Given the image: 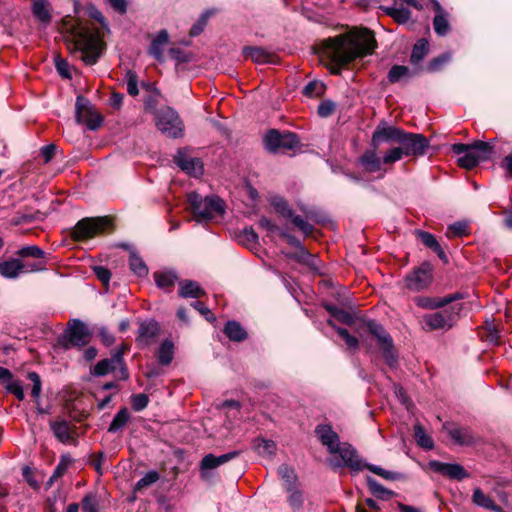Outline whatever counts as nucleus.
Segmentation results:
<instances>
[{
	"label": "nucleus",
	"mask_w": 512,
	"mask_h": 512,
	"mask_svg": "<svg viewBox=\"0 0 512 512\" xmlns=\"http://www.w3.org/2000/svg\"><path fill=\"white\" fill-rule=\"evenodd\" d=\"M376 46L374 34L368 29H361L325 39L322 42V56L333 64L331 72L339 75L343 66L356 58L372 54Z\"/></svg>",
	"instance_id": "obj_1"
},
{
	"label": "nucleus",
	"mask_w": 512,
	"mask_h": 512,
	"mask_svg": "<svg viewBox=\"0 0 512 512\" xmlns=\"http://www.w3.org/2000/svg\"><path fill=\"white\" fill-rule=\"evenodd\" d=\"M62 32L65 35L68 48L79 54V58L87 64H95L101 53V40L96 30H91L81 24H73L71 20L64 21Z\"/></svg>",
	"instance_id": "obj_2"
},
{
	"label": "nucleus",
	"mask_w": 512,
	"mask_h": 512,
	"mask_svg": "<svg viewBox=\"0 0 512 512\" xmlns=\"http://www.w3.org/2000/svg\"><path fill=\"white\" fill-rule=\"evenodd\" d=\"M429 146L430 142L423 134L403 130L398 146L385 152L382 161L385 165H391L400 161L403 157H420L425 155Z\"/></svg>",
	"instance_id": "obj_3"
},
{
	"label": "nucleus",
	"mask_w": 512,
	"mask_h": 512,
	"mask_svg": "<svg viewBox=\"0 0 512 512\" xmlns=\"http://www.w3.org/2000/svg\"><path fill=\"white\" fill-rule=\"evenodd\" d=\"M452 151L457 155H462L458 158V165L468 170L491 159L494 153L493 147L483 141H476L473 144L456 143L452 146Z\"/></svg>",
	"instance_id": "obj_4"
},
{
	"label": "nucleus",
	"mask_w": 512,
	"mask_h": 512,
	"mask_svg": "<svg viewBox=\"0 0 512 512\" xmlns=\"http://www.w3.org/2000/svg\"><path fill=\"white\" fill-rule=\"evenodd\" d=\"M188 203L197 220H210L222 216L225 212L224 202L217 196L202 197L196 192L188 194Z\"/></svg>",
	"instance_id": "obj_5"
},
{
	"label": "nucleus",
	"mask_w": 512,
	"mask_h": 512,
	"mask_svg": "<svg viewBox=\"0 0 512 512\" xmlns=\"http://www.w3.org/2000/svg\"><path fill=\"white\" fill-rule=\"evenodd\" d=\"M15 254L20 260L23 274L40 272L46 269V253L37 245L24 246L17 250Z\"/></svg>",
	"instance_id": "obj_6"
},
{
	"label": "nucleus",
	"mask_w": 512,
	"mask_h": 512,
	"mask_svg": "<svg viewBox=\"0 0 512 512\" xmlns=\"http://www.w3.org/2000/svg\"><path fill=\"white\" fill-rule=\"evenodd\" d=\"M462 309V304H454L441 311L424 315L423 321L430 331L449 330L458 321Z\"/></svg>",
	"instance_id": "obj_7"
},
{
	"label": "nucleus",
	"mask_w": 512,
	"mask_h": 512,
	"mask_svg": "<svg viewBox=\"0 0 512 512\" xmlns=\"http://www.w3.org/2000/svg\"><path fill=\"white\" fill-rule=\"evenodd\" d=\"M111 226L109 217H88L77 222L71 232L75 241L88 240L105 232Z\"/></svg>",
	"instance_id": "obj_8"
},
{
	"label": "nucleus",
	"mask_w": 512,
	"mask_h": 512,
	"mask_svg": "<svg viewBox=\"0 0 512 512\" xmlns=\"http://www.w3.org/2000/svg\"><path fill=\"white\" fill-rule=\"evenodd\" d=\"M90 337L91 333L86 324L79 319H73L69 321L68 328L57 345L64 350L71 347H83L89 343Z\"/></svg>",
	"instance_id": "obj_9"
},
{
	"label": "nucleus",
	"mask_w": 512,
	"mask_h": 512,
	"mask_svg": "<svg viewBox=\"0 0 512 512\" xmlns=\"http://www.w3.org/2000/svg\"><path fill=\"white\" fill-rule=\"evenodd\" d=\"M368 332L377 340V344L382 350L386 363L393 367L397 364L398 357L394 349L393 339L384 327L376 321L366 323Z\"/></svg>",
	"instance_id": "obj_10"
},
{
	"label": "nucleus",
	"mask_w": 512,
	"mask_h": 512,
	"mask_svg": "<svg viewBox=\"0 0 512 512\" xmlns=\"http://www.w3.org/2000/svg\"><path fill=\"white\" fill-rule=\"evenodd\" d=\"M265 147L273 153L293 151L300 148V142L294 133H280L275 129H271L264 137Z\"/></svg>",
	"instance_id": "obj_11"
},
{
	"label": "nucleus",
	"mask_w": 512,
	"mask_h": 512,
	"mask_svg": "<svg viewBox=\"0 0 512 512\" xmlns=\"http://www.w3.org/2000/svg\"><path fill=\"white\" fill-rule=\"evenodd\" d=\"M156 126L163 134L170 138L183 136V122L178 113L170 107L158 113Z\"/></svg>",
	"instance_id": "obj_12"
},
{
	"label": "nucleus",
	"mask_w": 512,
	"mask_h": 512,
	"mask_svg": "<svg viewBox=\"0 0 512 512\" xmlns=\"http://www.w3.org/2000/svg\"><path fill=\"white\" fill-rule=\"evenodd\" d=\"M76 121L87 126L89 130H96L102 124V117L93 109L88 99L83 96L76 98Z\"/></svg>",
	"instance_id": "obj_13"
},
{
	"label": "nucleus",
	"mask_w": 512,
	"mask_h": 512,
	"mask_svg": "<svg viewBox=\"0 0 512 512\" xmlns=\"http://www.w3.org/2000/svg\"><path fill=\"white\" fill-rule=\"evenodd\" d=\"M336 454L340 456L339 459H329V465L333 469H337L343 466L350 468L352 471L358 472L365 467V464H362L361 459L357 455L356 450L349 444L343 443L339 445Z\"/></svg>",
	"instance_id": "obj_14"
},
{
	"label": "nucleus",
	"mask_w": 512,
	"mask_h": 512,
	"mask_svg": "<svg viewBox=\"0 0 512 512\" xmlns=\"http://www.w3.org/2000/svg\"><path fill=\"white\" fill-rule=\"evenodd\" d=\"M401 135H403V129L390 125L386 121L382 120L376 126L372 134L371 146L374 149H378L383 143L398 144Z\"/></svg>",
	"instance_id": "obj_15"
},
{
	"label": "nucleus",
	"mask_w": 512,
	"mask_h": 512,
	"mask_svg": "<svg viewBox=\"0 0 512 512\" xmlns=\"http://www.w3.org/2000/svg\"><path fill=\"white\" fill-rule=\"evenodd\" d=\"M432 265L428 262L423 263L418 269L409 274L405 281L408 289L421 291L427 288L432 282Z\"/></svg>",
	"instance_id": "obj_16"
},
{
	"label": "nucleus",
	"mask_w": 512,
	"mask_h": 512,
	"mask_svg": "<svg viewBox=\"0 0 512 512\" xmlns=\"http://www.w3.org/2000/svg\"><path fill=\"white\" fill-rule=\"evenodd\" d=\"M160 332L159 323L154 319H148L139 323L136 335V344L140 348L149 347L154 344Z\"/></svg>",
	"instance_id": "obj_17"
},
{
	"label": "nucleus",
	"mask_w": 512,
	"mask_h": 512,
	"mask_svg": "<svg viewBox=\"0 0 512 512\" xmlns=\"http://www.w3.org/2000/svg\"><path fill=\"white\" fill-rule=\"evenodd\" d=\"M176 165L187 174L198 177L203 174V163L197 157H192L188 149H179L174 156Z\"/></svg>",
	"instance_id": "obj_18"
},
{
	"label": "nucleus",
	"mask_w": 512,
	"mask_h": 512,
	"mask_svg": "<svg viewBox=\"0 0 512 512\" xmlns=\"http://www.w3.org/2000/svg\"><path fill=\"white\" fill-rule=\"evenodd\" d=\"M117 367H121V371L123 373L124 379L128 378L127 369L123 364V351L117 350L115 351L111 358L103 359L99 361L93 369V374L95 376H105L109 372L114 371Z\"/></svg>",
	"instance_id": "obj_19"
},
{
	"label": "nucleus",
	"mask_w": 512,
	"mask_h": 512,
	"mask_svg": "<svg viewBox=\"0 0 512 512\" xmlns=\"http://www.w3.org/2000/svg\"><path fill=\"white\" fill-rule=\"evenodd\" d=\"M315 433L319 441L327 447L329 453L336 454L341 443L338 434L332 427L327 424H320L315 428Z\"/></svg>",
	"instance_id": "obj_20"
},
{
	"label": "nucleus",
	"mask_w": 512,
	"mask_h": 512,
	"mask_svg": "<svg viewBox=\"0 0 512 512\" xmlns=\"http://www.w3.org/2000/svg\"><path fill=\"white\" fill-rule=\"evenodd\" d=\"M431 468L450 479L462 480L468 477L466 470L459 464L442 463L439 461H432Z\"/></svg>",
	"instance_id": "obj_21"
},
{
	"label": "nucleus",
	"mask_w": 512,
	"mask_h": 512,
	"mask_svg": "<svg viewBox=\"0 0 512 512\" xmlns=\"http://www.w3.org/2000/svg\"><path fill=\"white\" fill-rule=\"evenodd\" d=\"M305 217L294 214L292 211V215L287 218L291 220L293 225L297 227L300 231H302L305 235H311L314 227L309 223V220L317 222V215L314 211L308 209H302Z\"/></svg>",
	"instance_id": "obj_22"
},
{
	"label": "nucleus",
	"mask_w": 512,
	"mask_h": 512,
	"mask_svg": "<svg viewBox=\"0 0 512 512\" xmlns=\"http://www.w3.org/2000/svg\"><path fill=\"white\" fill-rule=\"evenodd\" d=\"M243 55L257 64L275 63V56L262 47L246 46L243 48Z\"/></svg>",
	"instance_id": "obj_23"
},
{
	"label": "nucleus",
	"mask_w": 512,
	"mask_h": 512,
	"mask_svg": "<svg viewBox=\"0 0 512 512\" xmlns=\"http://www.w3.org/2000/svg\"><path fill=\"white\" fill-rule=\"evenodd\" d=\"M383 10L399 24H405L411 18L410 10L403 5V1L401 0H394L392 6L384 7Z\"/></svg>",
	"instance_id": "obj_24"
},
{
	"label": "nucleus",
	"mask_w": 512,
	"mask_h": 512,
	"mask_svg": "<svg viewBox=\"0 0 512 512\" xmlns=\"http://www.w3.org/2000/svg\"><path fill=\"white\" fill-rule=\"evenodd\" d=\"M471 500L472 503L478 507L494 512H504L503 509L495 504L494 500L479 487L474 488Z\"/></svg>",
	"instance_id": "obj_25"
},
{
	"label": "nucleus",
	"mask_w": 512,
	"mask_h": 512,
	"mask_svg": "<svg viewBox=\"0 0 512 512\" xmlns=\"http://www.w3.org/2000/svg\"><path fill=\"white\" fill-rule=\"evenodd\" d=\"M168 42V32L166 30H161L152 41L149 48V54L152 55L156 60L162 62L164 60L163 54Z\"/></svg>",
	"instance_id": "obj_26"
},
{
	"label": "nucleus",
	"mask_w": 512,
	"mask_h": 512,
	"mask_svg": "<svg viewBox=\"0 0 512 512\" xmlns=\"http://www.w3.org/2000/svg\"><path fill=\"white\" fill-rule=\"evenodd\" d=\"M32 13L34 17L44 25H48L51 20V7L48 0H32Z\"/></svg>",
	"instance_id": "obj_27"
},
{
	"label": "nucleus",
	"mask_w": 512,
	"mask_h": 512,
	"mask_svg": "<svg viewBox=\"0 0 512 512\" xmlns=\"http://www.w3.org/2000/svg\"><path fill=\"white\" fill-rule=\"evenodd\" d=\"M178 295L182 298L198 299L205 295V290L196 281L183 280L179 282Z\"/></svg>",
	"instance_id": "obj_28"
},
{
	"label": "nucleus",
	"mask_w": 512,
	"mask_h": 512,
	"mask_svg": "<svg viewBox=\"0 0 512 512\" xmlns=\"http://www.w3.org/2000/svg\"><path fill=\"white\" fill-rule=\"evenodd\" d=\"M377 149L366 150L363 155L359 158V162L365 169V171L374 173L381 170L383 163L382 158H379L376 153Z\"/></svg>",
	"instance_id": "obj_29"
},
{
	"label": "nucleus",
	"mask_w": 512,
	"mask_h": 512,
	"mask_svg": "<svg viewBox=\"0 0 512 512\" xmlns=\"http://www.w3.org/2000/svg\"><path fill=\"white\" fill-rule=\"evenodd\" d=\"M20 260L10 258L0 262V275L6 279H16L22 275Z\"/></svg>",
	"instance_id": "obj_30"
},
{
	"label": "nucleus",
	"mask_w": 512,
	"mask_h": 512,
	"mask_svg": "<svg viewBox=\"0 0 512 512\" xmlns=\"http://www.w3.org/2000/svg\"><path fill=\"white\" fill-rule=\"evenodd\" d=\"M416 234L426 247L432 249L441 260L447 262V256L433 234L421 230H416Z\"/></svg>",
	"instance_id": "obj_31"
},
{
	"label": "nucleus",
	"mask_w": 512,
	"mask_h": 512,
	"mask_svg": "<svg viewBox=\"0 0 512 512\" xmlns=\"http://www.w3.org/2000/svg\"><path fill=\"white\" fill-rule=\"evenodd\" d=\"M449 436L460 445H472L476 437L472 431L465 427H455L449 430Z\"/></svg>",
	"instance_id": "obj_32"
},
{
	"label": "nucleus",
	"mask_w": 512,
	"mask_h": 512,
	"mask_svg": "<svg viewBox=\"0 0 512 512\" xmlns=\"http://www.w3.org/2000/svg\"><path fill=\"white\" fill-rule=\"evenodd\" d=\"M224 333L229 340L234 342L244 341L248 336L246 330L237 321H228L225 324Z\"/></svg>",
	"instance_id": "obj_33"
},
{
	"label": "nucleus",
	"mask_w": 512,
	"mask_h": 512,
	"mask_svg": "<svg viewBox=\"0 0 512 512\" xmlns=\"http://www.w3.org/2000/svg\"><path fill=\"white\" fill-rule=\"evenodd\" d=\"M51 430L55 437L62 443H69L72 440V435L68 422L55 421L50 423Z\"/></svg>",
	"instance_id": "obj_34"
},
{
	"label": "nucleus",
	"mask_w": 512,
	"mask_h": 512,
	"mask_svg": "<svg viewBox=\"0 0 512 512\" xmlns=\"http://www.w3.org/2000/svg\"><path fill=\"white\" fill-rule=\"evenodd\" d=\"M130 419V413L127 408H121L114 416L111 424L108 427L109 433H116L123 429Z\"/></svg>",
	"instance_id": "obj_35"
},
{
	"label": "nucleus",
	"mask_w": 512,
	"mask_h": 512,
	"mask_svg": "<svg viewBox=\"0 0 512 512\" xmlns=\"http://www.w3.org/2000/svg\"><path fill=\"white\" fill-rule=\"evenodd\" d=\"M154 279L159 288L171 289L178 280V277L172 271H165L154 273Z\"/></svg>",
	"instance_id": "obj_36"
},
{
	"label": "nucleus",
	"mask_w": 512,
	"mask_h": 512,
	"mask_svg": "<svg viewBox=\"0 0 512 512\" xmlns=\"http://www.w3.org/2000/svg\"><path fill=\"white\" fill-rule=\"evenodd\" d=\"M429 51V43L426 39L422 38L417 41L412 49L410 60L413 64L420 63Z\"/></svg>",
	"instance_id": "obj_37"
},
{
	"label": "nucleus",
	"mask_w": 512,
	"mask_h": 512,
	"mask_svg": "<svg viewBox=\"0 0 512 512\" xmlns=\"http://www.w3.org/2000/svg\"><path fill=\"white\" fill-rule=\"evenodd\" d=\"M173 356V343L170 340H165L158 349V361L162 365H168L172 362Z\"/></svg>",
	"instance_id": "obj_38"
},
{
	"label": "nucleus",
	"mask_w": 512,
	"mask_h": 512,
	"mask_svg": "<svg viewBox=\"0 0 512 512\" xmlns=\"http://www.w3.org/2000/svg\"><path fill=\"white\" fill-rule=\"evenodd\" d=\"M129 266L131 271L139 277H145L148 274V268L146 264L135 252L130 253Z\"/></svg>",
	"instance_id": "obj_39"
},
{
	"label": "nucleus",
	"mask_w": 512,
	"mask_h": 512,
	"mask_svg": "<svg viewBox=\"0 0 512 512\" xmlns=\"http://www.w3.org/2000/svg\"><path fill=\"white\" fill-rule=\"evenodd\" d=\"M452 59L451 52H445L432 60L427 64L426 70L430 73L439 72L447 65Z\"/></svg>",
	"instance_id": "obj_40"
},
{
	"label": "nucleus",
	"mask_w": 512,
	"mask_h": 512,
	"mask_svg": "<svg viewBox=\"0 0 512 512\" xmlns=\"http://www.w3.org/2000/svg\"><path fill=\"white\" fill-rule=\"evenodd\" d=\"M278 474L284 481V488L286 491H292V488L296 484V475L294 470L287 465H281L278 468Z\"/></svg>",
	"instance_id": "obj_41"
},
{
	"label": "nucleus",
	"mask_w": 512,
	"mask_h": 512,
	"mask_svg": "<svg viewBox=\"0 0 512 512\" xmlns=\"http://www.w3.org/2000/svg\"><path fill=\"white\" fill-rule=\"evenodd\" d=\"M414 436L417 444L420 447L427 450H430L434 447L433 439L425 432L424 428L421 425H415Z\"/></svg>",
	"instance_id": "obj_42"
},
{
	"label": "nucleus",
	"mask_w": 512,
	"mask_h": 512,
	"mask_svg": "<svg viewBox=\"0 0 512 512\" xmlns=\"http://www.w3.org/2000/svg\"><path fill=\"white\" fill-rule=\"evenodd\" d=\"M367 484L371 492L382 499H389L394 495V492L388 490L383 485H381L378 481H376L374 478L368 476L367 477Z\"/></svg>",
	"instance_id": "obj_43"
},
{
	"label": "nucleus",
	"mask_w": 512,
	"mask_h": 512,
	"mask_svg": "<svg viewBox=\"0 0 512 512\" xmlns=\"http://www.w3.org/2000/svg\"><path fill=\"white\" fill-rule=\"evenodd\" d=\"M433 27L435 32L440 36H445L450 31V25L448 22V15L436 14L433 19Z\"/></svg>",
	"instance_id": "obj_44"
},
{
	"label": "nucleus",
	"mask_w": 512,
	"mask_h": 512,
	"mask_svg": "<svg viewBox=\"0 0 512 512\" xmlns=\"http://www.w3.org/2000/svg\"><path fill=\"white\" fill-rule=\"evenodd\" d=\"M325 85L321 81H311L303 88V94L307 97L314 98L319 97L325 92Z\"/></svg>",
	"instance_id": "obj_45"
},
{
	"label": "nucleus",
	"mask_w": 512,
	"mask_h": 512,
	"mask_svg": "<svg viewBox=\"0 0 512 512\" xmlns=\"http://www.w3.org/2000/svg\"><path fill=\"white\" fill-rule=\"evenodd\" d=\"M364 468H367L368 470H370L371 472H373L374 474L386 479V480H399L402 478V474L401 473H398V472H392V471H388V470H385L379 466H376V465H372V464H365V467Z\"/></svg>",
	"instance_id": "obj_46"
},
{
	"label": "nucleus",
	"mask_w": 512,
	"mask_h": 512,
	"mask_svg": "<svg viewBox=\"0 0 512 512\" xmlns=\"http://www.w3.org/2000/svg\"><path fill=\"white\" fill-rule=\"evenodd\" d=\"M364 468H367L368 470H370L371 472H373L374 474L386 479V480H399L402 478V474L401 473H398V472H392V471H388V470H385L379 466H376V465H372V464H365V467Z\"/></svg>",
	"instance_id": "obj_47"
},
{
	"label": "nucleus",
	"mask_w": 512,
	"mask_h": 512,
	"mask_svg": "<svg viewBox=\"0 0 512 512\" xmlns=\"http://www.w3.org/2000/svg\"><path fill=\"white\" fill-rule=\"evenodd\" d=\"M414 302L418 307L424 309H438L442 308L441 298H430L418 296L414 298Z\"/></svg>",
	"instance_id": "obj_48"
},
{
	"label": "nucleus",
	"mask_w": 512,
	"mask_h": 512,
	"mask_svg": "<svg viewBox=\"0 0 512 512\" xmlns=\"http://www.w3.org/2000/svg\"><path fill=\"white\" fill-rule=\"evenodd\" d=\"M338 335L345 341L347 348L353 352L359 348V340L357 337L351 335L345 328H336Z\"/></svg>",
	"instance_id": "obj_49"
},
{
	"label": "nucleus",
	"mask_w": 512,
	"mask_h": 512,
	"mask_svg": "<svg viewBox=\"0 0 512 512\" xmlns=\"http://www.w3.org/2000/svg\"><path fill=\"white\" fill-rule=\"evenodd\" d=\"M409 75V68L403 65H394L388 72V80L391 83H396L402 78Z\"/></svg>",
	"instance_id": "obj_50"
},
{
	"label": "nucleus",
	"mask_w": 512,
	"mask_h": 512,
	"mask_svg": "<svg viewBox=\"0 0 512 512\" xmlns=\"http://www.w3.org/2000/svg\"><path fill=\"white\" fill-rule=\"evenodd\" d=\"M469 234V225L466 222H456L448 226L447 235L462 237Z\"/></svg>",
	"instance_id": "obj_51"
},
{
	"label": "nucleus",
	"mask_w": 512,
	"mask_h": 512,
	"mask_svg": "<svg viewBox=\"0 0 512 512\" xmlns=\"http://www.w3.org/2000/svg\"><path fill=\"white\" fill-rule=\"evenodd\" d=\"M125 81L127 84V92L131 96H137L139 94L137 74L132 70H128L125 74Z\"/></svg>",
	"instance_id": "obj_52"
},
{
	"label": "nucleus",
	"mask_w": 512,
	"mask_h": 512,
	"mask_svg": "<svg viewBox=\"0 0 512 512\" xmlns=\"http://www.w3.org/2000/svg\"><path fill=\"white\" fill-rule=\"evenodd\" d=\"M255 448L260 455H273L276 444L272 440L258 439Z\"/></svg>",
	"instance_id": "obj_53"
},
{
	"label": "nucleus",
	"mask_w": 512,
	"mask_h": 512,
	"mask_svg": "<svg viewBox=\"0 0 512 512\" xmlns=\"http://www.w3.org/2000/svg\"><path fill=\"white\" fill-rule=\"evenodd\" d=\"M7 392L13 394L19 401L24 400V389L20 381L12 379L6 386Z\"/></svg>",
	"instance_id": "obj_54"
},
{
	"label": "nucleus",
	"mask_w": 512,
	"mask_h": 512,
	"mask_svg": "<svg viewBox=\"0 0 512 512\" xmlns=\"http://www.w3.org/2000/svg\"><path fill=\"white\" fill-rule=\"evenodd\" d=\"M159 480V474L156 471L147 472L138 482L136 483V490H141L148 487Z\"/></svg>",
	"instance_id": "obj_55"
},
{
	"label": "nucleus",
	"mask_w": 512,
	"mask_h": 512,
	"mask_svg": "<svg viewBox=\"0 0 512 512\" xmlns=\"http://www.w3.org/2000/svg\"><path fill=\"white\" fill-rule=\"evenodd\" d=\"M219 467L217 461L215 460L214 454H207L204 456L200 462V472L202 477H206V471L212 470Z\"/></svg>",
	"instance_id": "obj_56"
},
{
	"label": "nucleus",
	"mask_w": 512,
	"mask_h": 512,
	"mask_svg": "<svg viewBox=\"0 0 512 512\" xmlns=\"http://www.w3.org/2000/svg\"><path fill=\"white\" fill-rule=\"evenodd\" d=\"M210 15H211V12L206 11L199 17L198 21L190 29L191 36L195 37V36L200 35L203 32Z\"/></svg>",
	"instance_id": "obj_57"
},
{
	"label": "nucleus",
	"mask_w": 512,
	"mask_h": 512,
	"mask_svg": "<svg viewBox=\"0 0 512 512\" xmlns=\"http://www.w3.org/2000/svg\"><path fill=\"white\" fill-rule=\"evenodd\" d=\"M27 378L32 382L31 395L38 399L42 389L40 376L36 372H29Z\"/></svg>",
	"instance_id": "obj_58"
},
{
	"label": "nucleus",
	"mask_w": 512,
	"mask_h": 512,
	"mask_svg": "<svg viewBox=\"0 0 512 512\" xmlns=\"http://www.w3.org/2000/svg\"><path fill=\"white\" fill-rule=\"evenodd\" d=\"M272 206L277 213L285 218L292 215V209L289 208L287 202L282 198L273 199Z\"/></svg>",
	"instance_id": "obj_59"
},
{
	"label": "nucleus",
	"mask_w": 512,
	"mask_h": 512,
	"mask_svg": "<svg viewBox=\"0 0 512 512\" xmlns=\"http://www.w3.org/2000/svg\"><path fill=\"white\" fill-rule=\"evenodd\" d=\"M132 407L135 411H142L149 403V397L144 393L135 394L131 397Z\"/></svg>",
	"instance_id": "obj_60"
},
{
	"label": "nucleus",
	"mask_w": 512,
	"mask_h": 512,
	"mask_svg": "<svg viewBox=\"0 0 512 512\" xmlns=\"http://www.w3.org/2000/svg\"><path fill=\"white\" fill-rule=\"evenodd\" d=\"M83 512H98V502L95 495L87 494L82 499Z\"/></svg>",
	"instance_id": "obj_61"
},
{
	"label": "nucleus",
	"mask_w": 512,
	"mask_h": 512,
	"mask_svg": "<svg viewBox=\"0 0 512 512\" xmlns=\"http://www.w3.org/2000/svg\"><path fill=\"white\" fill-rule=\"evenodd\" d=\"M241 241L246 244H255L258 241V235L252 227H246L240 234Z\"/></svg>",
	"instance_id": "obj_62"
},
{
	"label": "nucleus",
	"mask_w": 512,
	"mask_h": 512,
	"mask_svg": "<svg viewBox=\"0 0 512 512\" xmlns=\"http://www.w3.org/2000/svg\"><path fill=\"white\" fill-rule=\"evenodd\" d=\"M191 306L199 311L200 314H202L206 320H208L209 322H213L215 321V316L213 315V313L210 311L209 308H207L203 302L201 301H195V302H192L191 303Z\"/></svg>",
	"instance_id": "obj_63"
},
{
	"label": "nucleus",
	"mask_w": 512,
	"mask_h": 512,
	"mask_svg": "<svg viewBox=\"0 0 512 512\" xmlns=\"http://www.w3.org/2000/svg\"><path fill=\"white\" fill-rule=\"evenodd\" d=\"M335 110V104L334 102L330 100L322 101L318 106V114L321 117H328L330 116Z\"/></svg>",
	"instance_id": "obj_64"
}]
</instances>
